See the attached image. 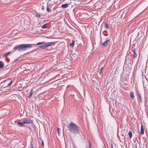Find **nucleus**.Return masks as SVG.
I'll use <instances>...</instances> for the list:
<instances>
[{
	"mask_svg": "<svg viewBox=\"0 0 148 148\" xmlns=\"http://www.w3.org/2000/svg\"><path fill=\"white\" fill-rule=\"evenodd\" d=\"M69 131L73 134H77L79 132V129L75 123L71 122L68 125Z\"/></svg>",
	"mask_w": 148,
	"mask_h": 148,
	"instance_id": "obj_1",
	"label": "nucleus"
},
{
	"mask_svg": "<svg viewBox=\"0 0 148 148\" xmlns=\"http://www.w3.org/2000/svg\"><path fill=\"white\" fill-rule=\"evenodd\" d=\"M32 46L31 44H21L16 46L14 49H17L19 51H22L25 50L28 48H31Z\"/></svg>",
	"mask_w": 148,
	"mask_h": 148,
	"instance_id": "obj_2",
	"label": "nucleus"
},
{
	"mask_svg": "<svg viewBox=\"0 0 148 148\" xmlns=\"http://www.w3.org/2000/svg\"><path fill=\"white\" fill-rule=\"evenodd\" d=\"M139 97V98L140 99V101L141 103H142L143 102V100H142L143 98L144 97V96L143 93H140V92H138L137 93Z\"/></svg>",
	"mask_w": 148,
	"mask_h": 148,
	"instance_id": "obj_3",
	"label": "nucleus"
},
{
	"mask_svg": "<svg viewBox=\"0 0 148 148\" xmlns=\"http://www.w3.org/2000/svg\"><path fill=\"white\" fill-rule=\"evenodd\" d=\"M110 41V39L108 38H107L104 42L102 43V45L103 47H106L108 42Z\"/></svg>",
	"mask_w": 148,
	"mask_h": 148,
	"instance_id": "obj_4",
	"label": "nucleus"
},
{
	"mask_svg": "<svg viewBox=\"0 0 148 148\" xmlns=\"http://www.w3.org/2000/svg\"><path fill=\"white\" fill-rule=\"evenodd\" d=\"M55 44V42H47V43H45V45L46 47H47L49 46L53 45Z\"/></svg>",
	"mask_w": 148,
	"mask_h": 148,
	"instance_id": "obj_5",
	"label": "nucleus"
},
{
	"mask_svg": "<svg viewBox=\"0 0 148 148\" xmlns=\"http://www.w3.org/2000/svg\"><path fill=\"white\" fill-rule=\"evenodd\" d=\"M24 121L25 124L30 123H31L32 122V120L30 119H27Z\"/></svg>",
	"mask_w": 148,
	"mask_h": 148,
	"instance_id": "obj_6",
	"label": "nucleus"
},
{
	"mask_svg": "<svg viewBox=\"0 0 148 148\" xmlns=\"http://www.w3.org/2000/svg\"><path fill=\"white\" fill-rule=\"evenodd\" d=\"M68 4H63L61 5V7L63 8H65L68 7Z\"/></svg>",
	"mask_w": 148,
	"mask_h": 148,
	"instance_id": "obj_7",
	"label": "nucleus"
},
{
	"mask_svg": "<svg viewBox=\"0 0 148 148\" xmlns=\"http://www.w3.org/2000/svg\"><path fill=\"white\" fill-rule=\"evenodd\" d=\"M34 93V91L32 89L30 92V93L29 94V98L30 99L32 96V95Z\"/></svg>",
	"mask_w": 148,
	"mask_h": 148,
	"instance_id": "obj_8",
	"label": "nucleus"
},
{
	"mask_svg": "<svg viewBox=\"0 0 148 148\" xmlns=\"http://www.w3.org/2000/svg\"><path fill=\"white\" fill-rule=\"evenodd\" d=\"M25 124V123H24V121H23V122H18L17 123V124L21 126H25V125H23Z\"/></svg>",
	"mask_w": 148,
	"mask_h": 148,
	"instance_id": "obj_9",
	"label": "nucleus"
},
{
	"mask_svg": "<svg viewBox=\"0 0 148 148\" xmlns=\"http://www.w3.org/2000/svg\"><path fill=\"white\" fill-rule=\"evenodd\" d=\"M140 133L141 134H143L144 133V130L143 128V127L142 125L141 126V130Z\"/></svg>",
	"mask_w": 148,
	"mask_h": 148,
	"instance_id": "obj_10",
	"label": "nucleus"
},
{
	"mask_svg": "<svg viewBox=\"0 0 148 148\" xmlns=\"http://www.w3.org/2000/svg\"><path fill=\"white\" fill-rule=\"evenodd\" d=\"M75 42L74 41L72 40V42L71 43H70V45L71 47L73 48L74 47Z\"/></svg>",
	"mask_w": 148,
	"mask_h": 148,
	"instance_id": "obj_11",
	"label": "nucleus"
},
{
	"mask_svg": "<svg viewBox=\"0 0 148 148\" xmlns=\"http://www.w3.org/2000/svg\"><path fill=\"white\" fill-rule=\"evenodd\" d=\"M46 10L48 12H51V9L49 8L48 5H47Z\"/></svg>",
	"mask_w": 148,
	"mask_h": 148,
	"instance_id": "obj_12",
	"label": "nucleus"
},
{
	"mask_svg": "<svg viewBox=\"0 0 148 148\" xmlns=\"http://www.w3.org/2000/svg\"><path fill=\"white\" fill-rule=\"evenodd\" d=\"M104 25L105 27V28H106V29H108L109 27L108 26V25L106 23H104Z\"/></svg>",
	"mask_w": 148,
	"mask_h": 148,
	"instance_id": "obj_13",
	"label": "nucleus"
},
{
	"mask_svg": "<svg viewBox=\"0 0 148 148\" xmlns=\"http://www.w3.org/2000/svg\"><path fill=\"white\" fill-rule=\"evenodd\" d=\"M128 135L129 136L130 138H131L132 136V133L131 132L129 131L128 133Z\"/></svg>",
	"mask_w": 148,
	"mask_h": 148,
	"instance_id": "obj_14",
	"label": "nucleus"
},
{
	"mask_svg": "<svg viewBox=\"0 0 148 148\" xmlns=\"http://www.w3.org/2000/svg\"><path fill=\"white\" fill-rule=\"evenodd\" d=\"M3 67V64L2 61H0V68H2Z\"/></svg>",
	"mask_w": 148,
	"mask_h": 148,
	"instance_id": "obj_15",
	"label": "nucleus"
},
{
	"mask_svg": "<svg viewBox=\"0 0 148 148\" xmlns=\"http://www.w3.org/2000/svg\"><path fill=\"white\" fill-rule=\"evenodd\" d=\"M40 44H43V45H45V42H39L36 44V45H40Z\"/></svg>",
	"mask_w": 148,
	"mask_h": 148,
	"instance_id": "obj_16",
	"label": "nucleus"
},
{
	"mask_svg": "<svg viewBox=\"0 0 148 148\" xmlns=\"http://www.w3.org/2000/svg\"><path fill=\"white\" fill-rule=\"evenodd\" d=\"M133 53H134V54H133L134 58H136L137 56V53H135L134 50V51Z\"/></svg>",
	"mask_w": 148,
	"mask_h": 148,
	"instance_id": "obj_17",
	"label": "nucleus"
},
{
	"mask_svg": "<svg viewBox=\"0 0 148 148\" xmlns=\"http://www.w3.org/2000/svg\"><path fill=\"white\" fill-rule=\"evenodd\" d=\"M39 47L40 48H42L43 49H45L46 48L45 45H43V46L40 45L39 46Z\"/></svg>",
	"mask_w": 148,
	"mask_h": 148,
	"instance_id": "obj_18",
	"label": "nucleus"
},
{
	"mask_svg": "<svg viewBox=\"0 0 148 148\" xmlns=\"http://www.w3.org/2000/svg\"><path fill=\"white\" fill-rule=\"evenodd\" d=\"M134 94L132 92H130V97L132 98L133 99L134 98Z\"/></svg>",
	"mask_w": 148,
	"mask_h": 148,
	"instance_id": "obj_19",
	"label": "nucleus"
},
{
	"mask_svg": "<svg viewBox=\"0 0 148 148\" xmlns=\"http://www.w3.org/2000/svg\"><path fill=\"white\" fill-rule=\"evenodd\" d=\"M10 52H11V51H10V52H7V53H4L3 54V56H6L8 55Z\"/></svg>",
	"mask_w": 148,
	"mask_h": 148,
	"instance_id": "obj_20",
	"label": "nucleus"
},
{
	"mask_svg": "<svg viewBox=\"0 0 148 148\" xmlns=\"http://www.w3.org/2000/svg\"><path fill=\"white\" fill-rule=\"evenodd\" d=\"M47 24H45L42 25V26H41V27L44 29H46L47 27H46V25Z\"/></svg>",
	"mask_w": 148,
	"mask_h": 148,
	"instance_id": "obj_21",
	"label": "nucleus"
},
{
	"mask_svg": "<svg viewBox=\"0 0 148 148\" xmlns=\"http://www.w3.org/2000/svg\"><path fill=\"white\" fill-rule=\"evenodd\" d=\"M12 81L11 80V81L8 84L7 86H10L11 84H12Z\"/></svg>",
	"mask_w": 148,
	"mask_h": 148,
	"instance_id": "obj_22",
	"label": "nucleus"
},
{
	"mask_svg": "<svg viewBox=\"0 0 148 148\" xmlns=\"http://www.w3.org/2000/svg\"><path fill=\"white\" fill-rule=\"evenodd\" d=\"M36 16L38 18H40V17L41 16L39 14H36Z\"/></svg>",
	"mask_w": 148,
	"mask_h": 148,
	"instance_id": "obj_23",
	"label": "nucleus"
},
{
	"mask_svg": "<svg viewBox=\"0 0 148 148\" xmlns=\"http://www.w3.org/2000/svg\"><path fill=\"white\" fill-rule=\"evenodd\" d=\"M60 129L59 128H58L57 129V131L59 135H60Z\"/></svg>",
	"mask_w": 148,
	"mask_h": 148,
	"instance_id": "obj_24",
	"label": "nucleus"
},
{
	"mask_svg": "<svg viewBox=\"0 0 148 148\" xmlns=\"http://www.w3.org/2000/svg\"><path fill=\"white\" fill-rule=\"evenodd\" d=\"M103 69V67H102L101 68L100 70V73H102V70Z\"/></svg>",
	"mask_w": 148,
	"mask_h": 148,
	"instance_id": "obj_25",
	"label": "nucleus"
},
{
	"mask_svg": "<svg viewBox=\"0 0 148 148\" xmlns=\"http://www.w3.org/2000/svg\"><path fill=\"white\" fill-rule=\"evenodd\" d=\"M42 146L44 147V142H43V140H42Z\"/></svg>",
	"mask_w": 148,
	"mask_h": 148,
	"instance_id": "obj_26",
	"label": "nucleus"
},
{
	"mask_svg": "<svg viewBox=\"0 0 148 148\" xmlns=\"http://www.w3.org/2000/svg\"><path fill=\"white\" fill-rule=\"evenodd\" d=\"M90 143L89 142V148H90Z\"/></svg>",
	"mask_w": 148,
	"mask_h": 148,
	"instance_id": "obj_27",
	"label": "nucleus"
},
{
	"mask_svg": "<svg viewBox=\"0 0 148 148\" xmlns=\"http://www.w3.org/2000/svg\"><path fill=\"white\" fill-rule=\"evenodd\" d=\"M28 128H29V129L30 130H31V128L30 127H27Z\"/></svg>",
	"mask_w": 148,
	"mask_h": 148,
	"instance_id": "obj_28",
	"label": "nucleus"
},
{
	"mask_svg": "<svg viewBox=\"0 0 148 148\" xmlns=\"http://www.w3.org/2000/svg\"><path fill=\"white\" fill-rule=\"evenodd\" d=\"M42 10L45 9V8L43 7V6H42Z\"/></svg>",
	"mask_w": 148,
	"mask_h": 148,
	"instance_id": "obj_29",
	"label": "nucleus"
},
{
	"mask_svg": "<svg viewBox=\"0 0 148 148\" xmlns=\"http://www.w3.org/2000/svg\"><path fill=\"white\" fill-rule=\"evenodd\" d=\"M33 147H32V148Z\"/></svg>",
	"mask_w": 148,
	"mask_h": 148,
	"instance_id": "obj_30",
	"label": "nucleus"
}]
</instances>
